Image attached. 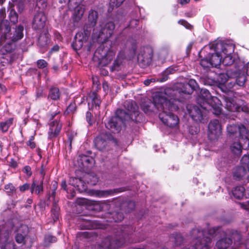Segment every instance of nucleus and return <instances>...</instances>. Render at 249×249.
I'll list each match as a JSON object with an SVG mask.
<instances>
[{
    "mask_svg": "<svg viewBox=\"0 0 249 249\" xmlns=\"http://www.w3.org/2000/svg\"><path fill=\"white\" fill-rule=\"evenodd\" d=\"M241 165L245 166L249 169V156L244 155L241 160Z\"/></svg>",
    "mask_w": 249,
    "mask_h": 249,
    "instance_id": "nucleus-42",
    "label": "nucleus"
},
{
    "mask_svg": "<svg viewBox=\"0 0 249 249\" xmlns=\"http://www.w3.org/2000/svg\"><path fill=\"white\" fill-rule=\"evenodd\" d=\"M75 110V105L74 103L71 104L67 108L68 113L73 112Z\"/></svg>",
    "mask_w": 249,
    "mask_h": 249,
    "instance_id": "nucleus-56",
    "label": "nucleus"
},
{
    "mask_svg": "<svg viewBox=\"0 0 249 249\" xmlns=\"http://www.w3.org/2000/svg\"><path fill=\"white\" fill-rule=\"evenodd\" d=\"M98 15L96 11L90 10L89 13L88 21L90 26L93 27L96 23Z\"/></svg>",
    "mask_w": 249,
    "mask_h": 249,
    "instance_id": "nucleus-29",
    "label": "nucleus"
},
{
    "mask_svg": "<svg viewBox=\"0 0 249 249\" xmlns=\"http://www.w3.org/2000/svg\"><path fill=\"white\" fill-rule=\"evenodd\" d=\"M12 226L11 223H6L0 226V244L1 249H15V245L10 238Z\"/></svg>",
    "mask_w": 249,
    "mask_h": 249,
    "instance_id": "nucleus-8",
    "label": "nucleus"
},
{
    "mask_svg": "<svg viewBox=\"0 0 249 249\" xmlns=\"http://www.w3.org/2000/svg\"><path fill=\"white\" fill-rule=\"evenodd\" d=\"M187 109L190 116L195 122L204 123L207 121V111L202 107L188 106Z\"/></svg>",
    "mask_w": 249,
    "mask_h": 249,
    "instance_id": "nucleus-9",
    "label": "nucleus"
},
{
    "mask_svg": "<svg viewBox=\"0 0 249 249\" xmlns=\"http://www.w3.org/2000/svg\"><path fill=\"white\" fill-rule=\"evenodd\" d=\"M109 201L108 200L101 202H95V209H98L99 211H103L108 209L109 205Z\"/></svg>",
    "mask_w": 249,
    "mask_h": 249,
    "instance_id": "nucleus-35",
    "label": "nucleus"
},
{
    "mask_svg": "<svg viewBox=\"0 0 249 249\" xmlns=\"http://www.w3.org/2000/svg\"><path fill=\"white\" fill-rule=\"evenodd\" d=\"M199 97L203 103H206L210 105L211 111L216 115H219L221 112V104L220 100L215 96H212L210 92L206 89H201Z\"/></svg>",
    "mask_w": 249,
    "mask_h": 249,
    "instance_id": "nucleus-7",
    "label": "nucleus"
},
{
    "mask_svg": "<svg viewBox=\"0 0 249 249\" xmlns=\"http://www.w3.org/2000/svg\"><path fill=\"white\" fill-rule=\"evenodd\" d=\"M239 204L240 205V207L247 210L249 213V201H247L243 203H239Z\"/></svg>",
    "mask_w": 249,
    "mask_h": 249,
    "instance_id": "nucleus-54",
    "label": "nucleus"
},
{
    "mask_svg": "<svg viewBox=\"0 0 249 249\" xmlns=\"http://www.w3.org/2000/svg\"><path fill=\"white\" fill-rule=\"evenodd\" d=\"M49 126L48 138L50 140H52L59 134L62 128V124L58 120H55L50 123Z\"/></svg>",
    "mask_w": 249,
    "mask_h": 249,
    "instance_id": "nucleus-20",
    "label": "nucleus"
},
{
    "mask_svg": "<svg viewBox=\"0 0 249 249\" xmlns=\"http://www.w3.org/2000/svg\"><path fill=\"white\" fill-rule=\"evenodd\" d=\"M136 48V43L135 41H133L132 43V46L130 49V53H131L132 55H133L135 54Z\"/></svg>",
    "mask_w": 249,
    "mask_h": 249,
    "instance_id": "nucleus-57",
    "label": "nucleus"
},
{
    "mask_svg": "<svg viewBox=\"0 0 249 249\" xmlns=\"http://www.w3.org/2000/svg\"><path fill=\"white\" fill-rule=\"evenodd\" d=\"M9 16L10 21L12 22L16 23L18 22V16L15 11L11 10Z\"/></svg>",
    "mask_w": 249,
    "mask_h": 249,
    "instance_id": "nucleus-44",
    "label": "nucleus"
},
{
    "mask_svg": "<svg viewBox=\"0 0 249 249\" xmlns=\"http://www.w3.org/2000/svg\"><path fill=\"white\" fill-rule=\"evenodd\" d=\"M114 190H96L94 192V194L95 196L102 197H107L109 196H111L113 195L114 192Z\"/></svg>",
    "mask_w": 249,
    "mask_h": 249,
    "instance_id": "nucleus-34",
    "label": "nucleus"
},
{
    "mask_svg": "<svg viewBox=\"0 0 249 249\" xmlns=\"http://www.w3.org/2000/svg\"><path fill=\"white\" fill-rule=\"evenodd\" d=\"M125 107L128 112L118 109L116 111V116L111 117L105 124L106 127L112 133H118L121 129V125L124 121L132 120L139 121V116L138 107L135 102L127 101L124 104Z\"/></svg>",
    "mask_w": 249,
    "mask_h": 249,
    "instance_id": "nucleus-2",
    "label": "nucleus"
},
{
    "mask_svg": "<svg viewBox=\"0 0 249 249\" xmlns=\"http://www.w3.org/2000/svg\"><path fill=\"white\" fill-rule=\"evenodd\" d=\"M155 81L154 79H146L144 81V84L146 86H148L150 83Z\"/></svg>",
    "mask_w": 249,
    "mask_h": 249,
    "instance_id": "nucleus-62",
    "label": "nucleus"
},
{
    "mask_svg": "<svg viewBox=\"0 0 249 249\" xmlns=\"http://www.w3.org/2000/svg\"><path fill=\"white\" fill-rule=\"evenodd\" d=\"M245 188L243 186L236 187L232 191L233 196L236 198L242 199L244 196Z\"/></svg>",
    "mask_w": 249,
    "mask_h": 249,
    "instance_id": "nucleus-31",
    "label": "nucleus"
},
{
    "mask_svg": "<svg viewBox=\"0 0 249 249\" xmlns=\"http://www.w3.org/2000/svg\"><path fill=\"white\" fill-rule=\"evenodd\" d=\"M4 189L6 192L9 194H12L15 191V188L11 183L6 185Z\"/></svg>",
    "mask_w": 249,
    "mask_h": 249,
    "instance_id": "nucleus-48",
    "label": "nucleus"
},
{
    "mask_svg": "<svg viewBox=\"0 0 249 249\" xmlns=\"http://www.w3.org/2000/svg\"><path fill=\"white\" fill-rule=\"evenodd\" d=\"M69 183L75 188H77L80 192L86 190L87 189V186L84 184L83 181L79 178H70Z\"/></svg>",
    "mask_w": 249,
    "mask_h": 249,
    "instance_id": "nucleus-24",
    "label": "nucleus"
},
{
    "mask_svg": "<svg viewBox=\"0 0 249 249\" xmlns=\"http://www.w3.org/2000/svg\"><path fill=\"white\" fill-rule=\"evenodd\" d=\"M78 161L81 162V165H79V166L83 168H89L90 167L89 164L92 165L93 159L86 155H81L79 156Z\"/></svg>",
    "mask_w": 249,
    "mask_h": 249,
    "instance_id": "nucleus-26",
    "label": "nucleus"
},
{
    "mask_svg": "<svg viewBox=\"0 0 249 249\" xmlns=\"http://www.w3.org/2000/svg\"><path fill=\"white\" fill-rule=\"evenodd\" d=\"M77 202L79 204L83 205L87 203V200L84 198H80L77 200Z\"/></svg>",
    "mask_w": 249,
    "mask_h": 249,
    "instance_id": "nucleus-63",
    "label": "nucleus"
},
{
    "mask_svg": "<svg viewBox=\"0 0 249 249\" xmlns=\"http://www.w3.org/2000/svg\"><path fill=\"white\" fill-rule=\"evenodd\" d=\"M85 181L91 185H95L98 181V178L94 173L88 174L85 176Z\"/></svg>",
    "mask_w": 249,
    "mask_h": 249,
    "instance_id": "nucleus-32",
    "label": "nucleus"
},
{
    "mask_svg": "<svg viewBox=\"0 0 249 249\" xmlns=\"http://www.w3.org/2000/svg\"><path fill=\"white\" fill-rule=\"evenodd\" d=\"M115 214L117 215V217L115 218H114L115 221H116V222L120 221L123 219L124 216L122 213H116Z\"/></svg>",
    "mask_w": 249,
    "mask_h": 249,
    "instance_id": "nucleus-58",
    "label": "nucleus"
},
{
    "mask_svg": "<svg viewBox=\"0 0 249 249\" xmlns=\"http://www.w3.org/2000/svg\"><path fill=\"white\" fill-rule=\"evenodd\" d=\"M213 47L218 53L222 52L223 59L221 62L224 65L230 66L233 63L234 59L232 53L234 52V46L232 44L217 42Z\"/></svg>",
    "mask_w": 249,
    "mask_h": 249,
    "instance_id": "nucleus-6",
    "label": "nucleus"
},
{
    "mask_svg": "<svg viewBox=\"0 0 249 249\" xmlns=\"http://www.w3.org/2000/svg\"><path fill=\"white\" fill-rule=\"evenodd\" d=\"M188 85L191 88L192 90L196 89L198 87V85L195 80L190 79L188 83Z\"/></svg>",
    "mask_w": 249,
    "mask_h": 249,
    "instance_id": "nucleus-50",
    "label": "nucleus"
},
{
    "mask_svg": "<svg viewBox=\"0 0 249 249\" xmlns=\"http://www.w3.org/2000/svg\"><path fill=\"white\" fill-rule=\"evenodd\" d=\"M235 85L234 82L230 81L229 82L227 85V89L228 90L226 92H229L231 89H232Z\"/></svg>",
    "mask_w": 249,
    "mask_h": 249,
    "instance_id": "nucleus-60",
    "label": "nucleus"
},
{
    "mask_svg": "<svg viewBox=\"0 0 249 249\" xmlns=\"http://www.w3.org/2000/svg\"><path fill=\"white\" fill-rule=\"evenodd\" d=\"M52 215L54 219H57L58 218L59 214V208L55 204L53 206V208L52 209Z\"/></svg>",
    "mask_w": 249,
    "mask_h": 249,
    "instance_id": "nucleus-46",
    "label": "nucleus"
},
{
    "mask_svg": "<svg viewBox=\"0 0 249 249\" xmlns=\"http://www.w3.org/2000/svg\"><path fill=\"white\" fill-rule=\"evenodd\" d=\"M244 69L246 71L247 75L249 76V62L245 66Z\"/></svg>",
    "mask_w": 249,
    "mask_h": 249,
    "instance_id": "nucleus-64",
    "label": "nucleus"
},
{
    "mask_svg": "<svg viewBox=\"0 0 249 249\" xmlns=\"http://www.w3.org/2000/svg\"><path fill=\"white\" fill-rule=\"evenodd\" d=\"M234 177L237 179L249 178V169L245 166L240 165L238 167L234 172Z\"/></svg>",
    "mask_w": 249,
    "mask_h": 249,
    "instance_id": "nucleus-21",
    "label": "nucleus"
},
{
    "mask_svg": "<svg viewBox=\"0 0 249 249\" xmlns=\"http://www.w3.org/2000/svg\"><path fill=\"white\" fill-rule=\"evenodd\" d=\"M13 118H9L5 122L0 123V128L3 132H6L13 123Z\"/></svg>",
    "mask_w": 249,
    "mask_h": 249,
    "instance_id": "nucleus-37",
    "label": "nucleus"
},
{
    "mask_svg": "<svg viewBox=\"0 0 249 249\" xmlns=\"http://www.w3.org/2000/svg\"><path fill=\"white\" fill-rule=\"evenodd\" d=\"M47 62L43 59H40L37 61V66L39 69L45 68L47 66Z\"/></svg>",
    "mask_w": 249,
    "mask_h": 249,
    "instance_id": "nucleus-49",
    "label": "nucleus"
},
{
    "mask_svg": "<svg viewBox=\"0 0 249 249\" xmlns=\"http://www.w3.org/2000/svg\"><path fill=\"white\" fill-rule=\"evenodd\" d=\"M46 17L42 11L36 12L34 16L32 25L33 29L41 31L45 27L46 21Z\"/></svg>",
    "mask_w": 249,
    "mask_h": 249,
    "instance_id": "nucleus-16",
    "label": "nucleus"
},
{
    "mask_svg": "<svg viewBox=\"0 0 249 249\" xmlns=\"http://www.w3.org/2000/svg\"><path fill=\"white\" fill-rule=\"evenodd\" d=\"M84 0H69L68 6L69 8H75L82 4Z\"/></svg>",
    "mask_w": 249,
    "mask_h": 249,
    "instance_id": "nucleus-41",
    "label": "nucleus"
},
{
    "mask_svg": "<svg viewBox=\"0 0 249 249\" xmlns=\"http://www.w3.org/2000/svg\"><path fill=\"white\" fill-rule=\"evenodd\" d=\"M236 83L239 86H243L246 81V76L244 74L238 76L236 79Z\"/></svg>",
    "mask_w": 249,
    "mask_h": 249,
    "instance_id": "nucleus-43",
    "label": "nucleus"
},
{
    "mask_svg": "<svg viewBox=\"0 0 249 249\" xmlns=\"http://www.w3.org/2000/svg\"><path fill=\"white\" fill-rule=\"evenodd\" d=\"M56 240V238L51 234H47L45 237V241L46 243H54L55 242Z\"/></svg>",
    "mask_w": 249,
    "mask_h": 249,
    "instance_id": "nucleus-47",
    "label": "nucleus"
},
{
    "mask_svg": "<svg viewBox=\"0 0 249 249\" xmlns=\"http://www.w3.org/2000/svg\"><path fill=\"white\" fill-rule=\"evenodd\" d=\"M115 55V53L112 50L107 52L104 49L99 48L94 53V59H98L99 64L102 66H105L111 62Z\"/></svg>",
    "mask_w": 249,
    "mask_h": 249,
    "instance_id": "nucleus-11",
    "label": "nucleus"
},
{
    "mask_svg": "<svg viewBox=\"0 0 249 249\" xmlns=\"http://www.w3.org/2000/svg\"><path fill=\"white\" fill-rule=\"evenodd\" d=\"M153 56V50L150 47H143L138 55V60L144 66L150 64Z\"/></svg>",
    "mask_w": 249,
    "mask_h": 249,
    "instance_id": "nucleus-17",
    "label": "nucleus"
},
{
    "mask_svg": "<svg viewBox=\"0 0 249 249\" xmlns=\"http://www.w3.org/2000/svg\"><path fill=\"white\" fill-rule=\"evenodd\" d=\"M23 171L24 173L26 174V175L30 177L32 175L31 168L29 166H26L23 169Z\"/></svg>",
    "mask_w": 249,
    "mask_h": 249,
    "instance_id": "nucleus-55",
    "label": "nucleus"
},
{
    "mask_svg": "<svg viewBox=\"0 0 249 249\" xmlns=\"http://www.w3.org/2000/svg\"><path fill=\"white\" fill-rule=\"evenodd\" d=\"M89 99V100H91L92 105L93 106L94 105L96 108L99 107L101 101L95 92H92L90 93Z\"/></svg>",
    "mask_w": 249,
    "mask_h": 249,
    "instance_id": "nucleus-33",
    "label": "nucleus"
},
{
    "mask_svg": "<svg viewBox=\"0 0 249 249\" xmlns=\"http://www.w3.org/2000/svg\"><path fill=\"white\" fill-rule=\"evenodd\" d=\"M228 78L227 74L221 73L218 76L217 79L218 86L224 92H226L228 90L226 85V83L228 81Z\"/></svg>",
    "mask_w": 249,
    "mask_h": 249,
    "instance_id": "nucleus-22",
    "label": "nucleus"
},
{
    "mask_svg": "<svg viewBox=\"0 0 249 249\" xmlns=\"http://www.w3.org/2000/svg\"><path fill=\"white\" fill-rule=\"evenodd\" d=\"M249 147V136H247V138L244 137L243 139L240 137L239 142H234L230 145V149L232 153L237 156L241 154L243 149H247Z\"/></svg>",
    "mask_w": 249,
    "mask_h": 249,
    "instance_id": "nucleus-13",
    "label": "nucleus"
},
{
    "mask_svg": "<svg viewBox=\"0 0 249 249\" xmlns=\"http://www.w3.org/2000/svg\"><path fill=\"white\" fill-rule=\"evenodd\" d=\"M90 30L84 29L83 31L78 32L75 36V41L72 43V46L74 50L81 49L84 43L87 42L89 36Z\"/></svg>",
    "mask_w": 249,
    "mask_h": 249,
    "instance_id": "nucleus-15",
    "label": "nucleus"
},
{
    "mask_svg": "<svg viewBox=\"0 0 249 249\" xmlns=\"http://www.w3.org/2000/svg\"><path fill=\"white\" fill-rule=\"evenodd\" d=\"M31 189L30 185L29 183H25L23 185L20 186L19 187V189L20 191L23 192L26 190Z\"/></svg>",
    "mask_w": 249,
    "mask_h": 249,
    "instance_id": "nucleus-53",
    "label": "nucleus"
},
{
    "mask_svg": "<svg viewBox=\"0 0 249 249\" xmlns=\"http://www.w3.org/2000/svg\"><path fill=\"white\" fill-rule=\"evenodd\" d=\"M60 93L58 89L56 88H52L50 89L49 97L53 100H56L59 99Z\"/></svg>",
    "mask_w": 249,
    "mask_h": 249,
    "instance_id": "nucleus-36",
    "label": "nucleus"
},
{
    "mask_svg": "<svg viewBox=\"0 0 249 249\" xmlns=\"http://www.w3.org/2000/svg\"><path fill=\"white\" fill-rule=\"evenodd\" d=\"M227 130L230 135H233L238 131L240 137H241L242 139H244V137L247 138V136H249L248 129L242 124H230L227 126Z\"/></svg>",
    "mask_w": 249,
    "mask_h": 249,
    "instance_id": "nucleus-18",
    "label": "nucleus"
},
{
    "mask_svg": "<svg viewBox=\"0 0 249 249\" xmlns=\"http://www.w3.org/2000/svg\"><path fill=\"white\" fill-rule=\"evenodd\" d=\"M178 23L179 24L182 25L187 29H190L192 28V25L185 20H183V19L179 20L178 21Z\"/></svg>",
    "mask_w": 249,
    "mask_h": 249,
    "instance_id": "nucleus-52",
    "label": "nucleus"
},
{
    "mask_svg": "<svg viewBox=\"0 0 249 249\" xmlns=\"http://www.w3.org/2000/svg\"><path fill=\"white\" fill-rule=\"evenodd\" d=\"M74 10L73 18L75 21H79L82 18L85 11V6L80 5L75 8H70Z\"/></svg>",
    "mask_w": 249,
    "mask_h": 249,
    "instance_id": "nucleus-25",
    "label": "nucleus"
},
{
    "mask_svg": "<svg viewBox=\"0 0 249 249\" xmlns=\"http://www.w3.org/2000/svg\"><path fill=\"white\" fill-rule=\"evenodd\" d=\"M217 42H213L210 44L209 46V48L214 52V53H209L208 54V56L212 63V67L217 68L219 66L221 63V59L223 57L222 52L218 53L214 50V47H213V46Z\"/></svg>",
    "mask_w": 249,
    "mask_h": 249,
    "instance_id": "nucleus-19",
    "label": "nucleus"
},
{
    "mask_svg": "<svg viewBox=\"0 0 249 249\" xmlns=\"http://www.w3.org/2000/svg\"><path fill=\"white\" fill-rule=\"evenodd\" d=\"M139 23V20L137 19H133L130 21L129 24V27L130 28H134L136 27Z\"/></svg>",
    "mask_w": 249,
    "mask_h": 249,
    "instance_id": "nucleus-59",
    "label": "nucleus"
},
{
    "mask_svg": "<svg viewBox=\"0 0 249 249\" xmlns=\"http://www.w3.org/2000/svg\"><path fill=\"white\" fill-rule=\"evenodd\" d=\"M10 27L8 25H2L0 27V32L1 33V37L0 43L3 45L2 51L5 53L11 52L13 49V42H14L11 38V34L10 33Z\"/></svg>",
    "mask_w": 249,
    "mask_h": 249,
    "instance_id": "nucleus-10",
    "label": "nucleus"
},
{
    "mask_svg": "<svg viewBox=\"0 0 249 249\" xmlns=\"http://www.w3.org/2000/svg\"><path fill=\"white\" fill-rule=\"evenodd\" d=\"M222 134V127L218 120H211L208 125V136L211 141L218 140Z\"/></svg>",
    "mask_w": 249,
    "mask_h": 249,
    "instance_id": "nucleus-12",
    "label": "nucleus"
},
{
    "mask_svg": "<svg viewBox=\"0 0 249 249\" xmlns=\"http://www.w3.org/2000/svg\"><path fill=\"white\" fill-rule=\"evenodd\" d=\"M114 142L113 137L110 133H102L94 140V145L99 150H104L110 142Z\"/></svg>",
    "mask_w": 249,
    "mask_h": 249,
    "instance_id": "nucleus-14",
    "label": "nucleus"
},
{
    "mask_svg": "<svg viewBox=\"0 0 249 249\" xmlns=\"http://www.w3.org/2000/svg\"><path fill=\"white\" fill-rule=\"evenodd\" d=\"M123 236H124L123 240L120 239L119 240H117L116 245L118 247L123 246L125 243H132L133 242L129 239V235H126L125 231L123 232Z\"/></svg>",
    "mask_w": 249,
    "mask_h": 249,
    "instance_id": "nucleus-39",
    "label": "nucleus"
},
{
    "mask_svg": "<svg viewBox=\"0 0 249 249\" xmlns=\"http://www.w3.org/2000/svg\"><path fill=\"white\" fill-rule=\"evenodd\" d=\"M28 146H30L31 148H34L36 147V143L34 141H29L27 142Z\"/></svg>",
    "mask_w": 249,
    "mask_h": 249,
    "instance_id": "nucleus-61",
    "label": "nucleus"
},
{
    "mask_svg": "<svg viewBox=\"0 0 249 249\" xmlns=\"http://www.w3.org/2000/svg\"><path fill=\"white\" fill-rule=\"evenodd\" d=\"M200 64L204 68H208L210 67H212V63H211V61L208 55L200 60Z\"/></svg>",
    "mask_w": 249,
    "mask_h": 249,
    "instance_id": "nucleus-40",
    "label": "nucleus"
},
{
    "mask_svg": "<svg viewBox=\"0 0 249 249\" xmlns=\"http://www.w3.org/2000/svg\"><path fill=\"white\" fill-rule=\"evenodd\" d=\"M115 28L114 24L112 22H108L105 25L94 29L93 38L99 43H103L107 41L113 34Z\"/></svg>",
    "mask_w": 249,
    "mask_h": 249,
    "instance_id": "nucleus-5",
    "label": "nucleus"
},
{
    "mask_svg": "<svg viewBox=\"0 0 249 249\" xmlns=\"http://www.w3.org/2000/svg\"><path fill=\"white\" fill-rule=\"evenodd\" d=\"M27 230V227L25 225H21L18 230L19 232L20 231H24L23 234H20L19 233H18L15 238L16 241L18 243L20 244L22 243H24V240L25 238V235L26 234Z\"/></svg>",
    "mask_w": 249,
    "mask_h": 249,
    "instance_id": "nucleus-28",
    "label": "nucleus"
},
{
    "mask_svg": "<svg viewBox=\"0 0 249 249\" xmlns=\"http://www.w3.org/2000/svg\"><path fill=\"white\" fill-rule=\"evenodd\" d=\"M225 107L227 109L231 112L239 111L240 107H238L235 100L231 98L225 97Z\"/></svg>",
    "mask_w": 249,
    "mask_h": 249,
    "instance_id": "nucleus-23",
    "label": "nucleus"
},
{
    "mask_svg": "<svg viewBox=\"0 0 249 249\" xmlns=\"http://www.w3.org/2000/svg\"><path fill=\"white\" fill-rule=\"evenodd\" d=\"M192 235L194 238V244L196 249H210L213 245L212 241L216 236H223L216 244L219 249H226L232 243L231 239L227 237L226 233L221 231L219 227L211 228L207 231L194 229L192 231Z\"/></svg>",
    "mask_w": 249,
    "mask_h": 249,
    "instance_id": "nucleus-1",
    "label": "nucleus"
},
{
    "mask_svg": "<svg viewBox=\"0 0 249 249\" xmlns=\"http://www.w3.org/2000/svg\"><path fill=\"white\" fill-rule=\"evenodd\" d=\"M124 0H110V4L112 6H120Z\"/></svg>",
    "mask_w": 249,
    "mask_h": 249,
    "instance_id": "nucleus-51",
    "label": "nucleus"
},
{
    "mask_svg": "<svg viewBox=\"0 0 249 249\" xmlns=\"http://www.w3.org/2000/svg\"><path fill=\"white\" fill-rule=\"evenodd\" d=\"M23 26L22 25H18L15 30V33L12 36H11V39L14 41H16L20 39L23 36Z\"/></svg>",
    "mask_w": 249,
    "mask_h": 249,
    "instance_id": "nucleus-30",
    "label": "nucleus"
},
{
    "mask_svg": "<svg viewBox=\"0 0 249 249\" xmlns=\"http://www.w3.org/2000/svg\"><path fill=\"white\" fill-rule=\"evenodd\" d=\"M124 57V55L123 53L120 52L118 54L116 59L114 61V66H119L120 64L122 63V59H123Z\"/></svg>",
    "mask_w": 249,
    "mask_h": 249,
    "instance_id": "nucleus-45",
    "label": "nucleus"
},
{
    "mask_svg": "<svg viewBox=\"0 0 249 249\" xmlns=\"http://www.w3.org/2000/svg\"><path fill=\"white\" fill-rule=\"evenodd\" d=\"M38 42L41 47H45L50 42L49 36L48 35L40 36L38 38Z\"/></svg>",
    "mask_w": 249,
    "mask_h": 249,
    "instance_id": "nucleus-38",
    "label": "nucleus"
},
{
    "mask_svg": "<svg viewBox=\"0 0 249 249\" xmlns=\"http://www.w3.org/2000/svg\"><path fill=\"white\" fill-rule=\"evenodd\" d=\"M153 102L149 100H147L142 104V109L145 113L160 111L164 107V105L167 107L171 103V101H168V98L164 97V94L162 92L155 93L153 95Z\"/></svg>",
    "mask_w": 249,
    "mask_h": 249,
    "instance_id": "nucleus-4",
    "label": "nucleus"
},
{
    "mask_svg": "<svg viewBox=\"0 0 249 249\" xmlns=\"http://www.w3.org/2000/svg\"><path fill=\"white\" fill-rule=\"evenodd\" d=\"M168 101H170V105L164 107L161 109L159 113V118L162 122L169 127L174 128L177 126L179 124V119L178 117L173 114V111H176L178 109L177 103L178 100L170 98L168 99Z\"/></svg>",
    "mask_w": 249,
    "mask_h": 249,
    "instance_id": "nucleus-3",
    "label": "nucleus"
},
{
    "mask_svg": "<svg viewBox=\"0 0 249 249\" xmlns=\"http://www.w3.org/2000/svg\"><path fill=\"white\" fill-rule=\"evenodd\" d=\"M43 191V180L37 181L36 180L33 181L31 186V192L32 194L35 193L39 195Z\"/></svg>",
    "mask_w": 249,
    "mask_h": 249,
    "instance_id": "nucleus-27",
    "label": "nucleus"
}]
</instances>
